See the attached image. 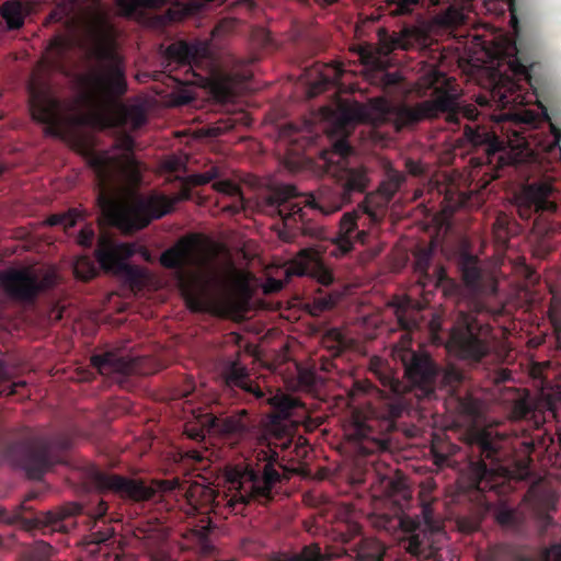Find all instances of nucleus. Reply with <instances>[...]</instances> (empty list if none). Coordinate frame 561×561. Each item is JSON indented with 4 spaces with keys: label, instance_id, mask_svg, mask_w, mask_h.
<instances>
[{
    "label": "nucleus",
    "instance_id": "nucleus-1",
    "mask_svg": "<svg viewBox=\"0 0 561 561\" xmlns=\"http://www.w3.org/2000/svg\"><path fill=\"white\" fill-rule=\"evenodd\" d=\"M264 400L274 410L272 422L267 427L266 448L255 450L245 462L228 470L226 485L221 491L208 484L173 482L172 489L175 494L183 497L185 512L199 513L201 520L207 522L203 529H209L210 513L228 516L229 513H244L249 502L267 504L273 501L282 481L286 478V474L279 470L283 465L277 447L280 449L290 447L293 436L290 427L283 425L282 421L289 419L300 403L290 394L267 397L265 392Z\"/></svg>",
    "mask_w": 561,
    "mask_h": 561
},
{
    "label": "nucleus",
    "instance_id": "nucleus-2",
    "mask_svg": "<svg viewBox=\"0 0 561 561\" xmlns=\"http://www.w3.org/2000/svg\"><path fill=\"white\" fill-rule=\"evenodd\" d=\"M88 164L96 179V203L102 218L108 225L125 230H139L174 208V201L167 195L135 196L128 205L117 194V181L124 168L121 156L110 151H91Z\"/></svg>",
    "mask_w": 561,
    "mask_h": 561
},
{
    "label": "nucleus",
    "instance_id": "nucleus-3",
    "mask_svg": "<svg viewBox=\"0 0 561 561\" xmlns=\"http://www.w3.org/2000/svg\"><path fill=\"white\" fill-rule=\"evenodd\" d=\"M374 373L390 392L381 391L371 380H355L352 389L353 396L367 393L370 397L368 417L356 422L354 428V436L364 454L390 449L389 433L394 431L399 416L410 409L404 394L405 385L388 368H375Z\"/></svg>",
    "mask_w": 561,
    "mask_h": 561
},
{
    "label": "nucleus",
    "instance_id": "nucleus-4",
    "mask_svg": "<svg viewBox=\"0 0 561 561\" xmlns=\"http://www.w3.org/2000/svg\"><path fill=\"white\" fill-rule=\"evenodd\" d=\"M404 377L409 382V391L419 400L438 398V391L445 390V407L466 421H473L480 413L478 399L462 389L466 378L455 366L439 368L427 352L407 350L401 355Z\"/></svg>",
    "mask_w": 561,
    "mask_h": 561
},
{
    "label": "nucleus",
    "instance_id": "nucleus-5",
    "mask_svg": "<svg viewBox=\"0 0 561 561\" xmlns=\"http://www.w3.org/2000/svg\"><path fill=\"white\" fill-rule=\"evenodd\" d=\"M78 435L77 425H64L50 434L39 427L24 425L4 439L0 456L11 466L24 470L28 478L41 480L61 461L62 451L73 447Z\"/></svg>",
    "mask_w": 561,
    "mask_h": 561
},
{
    "label": "nucleus",
    "instance_id": "nucleus-6",
    "mask_svg": "<svg viewBox=\"0 0 561 561\" xmlns=\"http://www.w3.org/2000/svg\"><path fill=\"white\" fill-rule=\"evenodd\" d=\"M108 510L107 501L102 497L90 506L89 514L93 524L84 541V549L93 561H134L133 557L125 554L115 528L106 519ZM134 536L138 547L148 554L149 561H172L164 550L165 531L144 526V528H136Z\"/></svg>",
    "mask_w": 561,
    "mask_h": 561
},
{
    "label": "nucleus",
    "instance_id": "nucleus-7",
    "mask_svg": "<svg viewBox=\"0 0 561 561\" xmlns=\"http://www.w3.org/2000/svg\"><path fill=\"white\" fill-rule=\"evenodd\" d=\"M88 54L95 62L91 80L96 91L107 98L124 95L128 89L126 62L117 49L115 39L105 31H96Z\"/></svg>",
    "mask_w": 561,
    "mask_h": 561
},
{
    "label": "nucleus",
    "instance_id": "nucleus-8",
    "mask_svg": "<svg viewBox=\"0 0 561 561\" xmlns=\"http://www.w3.org/2000/svg\"><path fill=\"white\" fill-rule=\"evenodd\" d=\"M469 485L481 492L492 490L500 478L499 447L489 430L473 427L467 433Z\"/></svg>",
    "mask_w": 561,
    "mask_h": 561
},
{
    "label": "nucleus",
    "instance_id": "nucleus-9",
    "mask_svg": "<svg viewBox=\"0 0 561 561\" xmlns=\"http://www.w3.org/2000/svg\"><path fill=\"white\" fill-rule=\"evenodd\" d=\"M492 330L472 313L460 311L449 334V345L462 359L480 362L490 353Z\"/></svg>",
    "mask_w": 561,
    "mask_h": 561
},
{
    "label": "nucleus",
    "instance_id": "nucleus-10",
    "mask_svg": "<svg viewBox=\"0 0 561 561\" xmlns=\"http://www.w3.org/2000/svg\"><path fill=\"white\" fill-rule=\"evenodd\" d=\"M90 482L100 494H115L123 501H149L154 494L152 486L142 479H133L108 470H91Z\"/></svg>",
    "mask_w": 561,
    "mask_h": 561
},
{
    "label": "nucleus",
    "instance_id": "nucleus-11",
    "mask_svg": "<svg viewBox=\"0 0 561 561\" xmlns=\"http://www.w3.org/2000/svg\"><path fill=\"white\" fill-rule=\"evenodd\" d=\"M55 284L53 274L39 278L31 268H10L0 274V285L12 300L34 301L38 294Z\"/></svg>",
    "mask_w": 561,
    "mask_h": 561
},
{
    "label": "nucleus",
    "instance_id": "nucleus-12",
    "mask_svg": "<svg viewBox=\"0 0 561 561\" xmlns=\"http://www.w3.org/2000/svg\"><path fill=\"white\" fill-rule=\"evenodd\" d=\"M27 90L33 118L45 125L46 135H61L60 101L54 96L49 88L39 82H30Z\"/></svg>",
    "mask_w": 561,
    "mask_h": 561
},
{
    "label": "nucleus",
    "instance_id": "nucleus-13",
    "mask_svg": "<svg viewBox=\"0 0 561 561\" xmlns=\"http://www.w3.org/2000/svg\"><path fill=\"white\" fill-rule=\"evenodd\" d=\"M362 214H367L373 220L378 218L376 210H374L371 206V196H365L357 209L350 210L342 215L340 228L333 239L337 251L342 253V255L352 251L356 240L357 242H366L369 237V233H367L365 229L358 228L357 219L360 218Z\"/></svg>",
    "mask_w": 561,
    "mask_h": 561
},
{
    "label": "nucleus",
    "instance_id": "nucleus-14",
    "mask_svg": "<svg viewBox=\"0 0 561 561\" xmlns=\"http://www.w3.org/2000/svg\"><path fill=\"white\" fill-rule=\"evenodd\" d=\"M202 422L207 427L208 433L228 440L243 439L251 428L250 415L247 409H238V411L231 413H227V411L205 413Z\"/></svg>",
    "mask_w": 561,
    "mask_h": 561
},
{
    "label": "nucleus",
    "instance_id": "nucleus-15",
    "mask_svg": "<svg viewBox=\"0 0 561 561\" xmlns=\"http://www.w3.org/2000/svg\"><path fill=\"white\" fill-rule=\"evenodd\" d=\"M142 358H128L117 352H103L91 357L92 365L104 376L117 381L119 386H129L131 376L145 374Z\"/></svg>",
    "mask_w": 561,
    "mask_h": 561
},
{
    "label": "nucleus",
    "instance_id": "nucleus-16",
    "mask_svg": "<svg viewBox=\"0 0 561 561\" xmlns=\"http://www.w3.org/2000/svg\"><path fill=\"white\" fill-rule=\"evenodd\" d=\"M554 188L550 182H533L527 184L518 196L517 211L522 218H530L534 211H556L557 201H553Z\"/></svg>",
    "mask_w": 561,
    "mask_h": 561
},
{
    "label": "nucleus",
    "instance_id": "nucleus-17",
    "mask_svg": "<svg viewBox=\"0 0 561 561\" xmlns=\"http://www.w3.org/2000/svg\"><path fill=\"white\" fill-rule=\"evenodd\" d=\"M184 298L186 306L193 312H209V314H216V317H227L233 308V302L229 297L217 295L209 285L186 288Z\"/></svg>",
    "mask_w": 561,
    "mask_h": 561
},
{
    "label": "nucleus",
    "instance_id": "nucleus-18",
    "mask_svg": "<svg viewBox=\"0 0 561 561\" xmlns=\"http://www.w3.org/2000/svg\"><path fill=\"white\" fill-rule=\"evenodd\" d=\"M221 171L218 165H210L205 172H198L197 174H191L188 176L190 183L193 185H203V183H209V181L216 180L213 183V187L224 194L225 196L231 197L230 203L224 205L222 210L229 214H239L244 208V197L239 184L232 182V180H217Z\"/></svg>",
    "mask_w": 561,
    "mask_h": 561
},
{
    "label": "nucleus",
    "instance_id": "nucleus-19",
    "mask_svg": "<svg viewBox=\"0 0 561 561\" xmlns=\"http://www.w3.org/2000/svg\"><path fill=\"white\" fill-rule=\"evenodd\" d=\"M378 39L382 53H392L396 48H423L430 42V35L421 26L404 25L397 33H389L387 28L378 31Z\"/></svg>",
    "mask_w": 561,
    "mask_h": 561
},
{
    "label": "nucleus",
    "instance_id": "nucleus-20",
    "mask_svg": "<svg viewBox=\"0 0 561 561\" xmlns=\"http://www.w3.org/2000/svg\"><path fill=\"white\" fill-rule=\"evenodd\" d=\"M135 253V243H118L111 236H101L94 251L96 260L105 271L121 270L124 267V260L133 257Z\"/></svg>",
    "mask_w": 561,
    "mask_h": 561
},
{
    "label": "nucleus",
    "instance_id": "nucleus-21",
    "mask_svg": "<svg viewBox=\"0 0 561 561\" xmlns=\"http://www.w3.org/2000/svg\"><path fill=\"white\" fill-rule=\"evenodd\" d=\"M414 271L417 275L416 283L422 287H437L447 279V270L442 264L433 266V250L422 248L414 253Z\"/></svg>",
    "mask_w": 561,
    "mask_h": 561
},
{
    "label": "nucleus",
    "instance_id": "nucleus-22",
    "mask_svg": "<svg viewBox=\"0 0 561 561\" xmlns=\"http://www.w3.org/2000/svg\"><path fill=\"white\" fill-rule=\"evenodd\" d=\"M222 375L226 383L230 386V388H240V390L248 393V396H253L257 400L265 398V391H263L262 387H260L255 380H252L247 366L241 364L240 360L226 362Z\"/></svg>",
    "mask_w": 561,
    "mask_h": 561
},
{
    "label": "nucleus",
    "instance_id": "nucleus-23",
    "mask_svg": "<svg viewBox=\"0 0 561 561\" xmlns=\"http://www.w3.org/2000/svg\"><path fill=\"white\" fill-rule=\"evenodd\" d=\"M79 505H72L68 510H57L56 512H43L35 516L34 523L37 527H49L53 531H70L76 522L75 514L80 513Z\"/></svg>",
    "mask_w": 561,
    "mask_h": 561
},
{
    "label": "nucleus",
    "instance_id": "nucleus-24",
    "mask_svg": "<svg viewBox=\"0 0 561 561\" xmlns=\"http://www.w3.org/2000/svg\"><path fill=\"white\" fill-rule=\"evenodd\" d=\"M289 273H295L296 275H309L318 282V284H322V286H330L332 282H334V274L329 266H325L322 260H316L312 257L311 260H306L305 262H295L288 270Z\"/></svg>",
    "mask_w": 561,
    "mask_h": 561
},
{
    "label": "nucleus",
    "instance_id": "nucleus-25",
    "mask_svg": "<svg viewBox=\"0 0 561 561\" xmlns=\"http://www.w3.org/2000/svg\"><path fill=\"white\" fill-rule=\"evenodd\" d=\"M201 45H195V43L187 42H176L168 45L165 49V58L168 60V65H187L188 67H193L194 62L199 60L202 55Z\"/></svg>",
    "mask_w": 561,
    "mask_h": 561
},
{
    "label": "nucleus",
    "instance_id": "nucleus-26",
    "mask_svg": "<svg viewBox=\"0 0 561 561\" xmlns=\"http://www.w3.org/2000/svg\"><path fill=\"white\" fill-rule=\"evenodd\" d=\"M458 267L461 279L470 289H480L482 285L483 270L480 261L470 252H460L458 256Z\"/></svg>",
    "mask_w": 561,
    "mask_h": 561
},
{
    "label": "nucleus",
    "instance_id": "nucleus-27",
    "mask_svg": "<svg viewBox=\"0 0 561 561\" xmlns=\"http://www.w3.org/2000/svg\"><path fill=\"white\" fill-rule=\"evenodd\" d=\"M191 256V243L188 241H178V243L162 252L160 262L164 267H170L171 270H184L188 265Z\"/></svg>",
    "mask_w": 561,
    "mask_h": 561
},
{
    "label": "nucleus",
    "instance_id": "nucleus-28",
    "mask_svg": "<svg viewBox=\"0 0 561 561\" xmlns=\"http://www.w3.org/2000/svg\"><path fill=\"white\" fill-rule=\"evenodd\" d=\"M387 548L376 538H362L357 546L356 561H385Z\"/></svg>",
    "mask_w": 561,
    "mask_h": 561
},
{
    "label": "nucleus",
    "instance_id": "nucleus-29",
    "mask_svg": "<svg viewBox=\"0 0 561 561\" xmlns=\"http://www.w3.org/2000/svg\"><path fill=\"white\" fill-rule=\"evenodd\" d=\"M0 13L8 27L13 30V27H22L25 24L27 9H25V4L21 0H5L2 3Z\"/></svg>",
    "mask_w": 561,
    "mask_h": 561
},
{
    "label": "nucleus",
    "instance_id": "nucleus-30",
    "mask_svg": "<svg viewBox=\"0 0 561 561\" xmlns=\"http://www.w3.org/2000/svg\"><path fill=\"white\" fill-rule=\"evenodd\" d=\"M169 0H114L121 15H142L145 10L149 8H161L165 5Z\"/></svg>",
    "mask_w": 561,
    "mask_h": 561
},
{
    "label": "nucleus",
    "instance_id": "nucleus-31",
    "mask_svg": "<svg viewBox=\"0 0 561 561\" xmlns=\"http://www.w3.org/2000/svg\"><path fill=\"white\" fill-rule=\"evenodd\" d=\"M480 561H529L520 557L512 546L507 543H497V546H491L484 552L479 554Z\"/></svg>",
    "mask_w": 561,
    "mask_h": 561
},
{
    "label": "nucleus",
    "instance_id": "nucleus-32",
    "mask_svg": "<svg viewBox=\"0 0 561 561\" xmlns=\"http://www.w3.org/2000/svg\"><path fill=\"white\" fill-rule=\"evenodd\" d=\"M407 549L410 553L419 558H433L436 552V548L433 542H431L427 534H422V531H413V534H411Z\"/></svg>",
    "mask_w": 561,
    "mask_h": 561
},
{
    "label": "nucleus",
    "instance_id": "nucleus-33",
    "mask_svg": "<svg viewBox=\"0 0 561 561\" xmlns=\"http://www.w3.org/2000/svg\"><path fill=\"white\" fill-rule=\"evenodd\" d=\"M465 135L474 145H481V142H485L489 152H495V150L502 149L503 141H501V139H499L495 134H490V131H486V129H480V127H470V125H466Z\"/></svg>",
    "mask_w": 561,
    "mask_h": 561
},
{
    "label": "nucleus",
    "instance_id": "nucleus-34",
    "mask_svg": "<svg viewBox=\"0 0 561 561\" xmlns=\"http://www.w3.org/2000/svg\"><path fill=\"white\" fill-rule=\"evenodd\" d=\"M148 115L141 104H131V106H123L118 114V124L125 126L128 124L134 130L140 128L147 122Z\"/></svg>",
    "mask_w": 561,
    "mask_h": 561
},
{
    "label": "nucleus",
    "instance_id": "nucleus-35",
    "mask_svg": "<svg viewBox=\"0 0 561 561\" xmlns=\"http://www.w3.org/2000/svg\"><path fill=\"white\" fill-rule=\"evenodd\" d=\"M404 180L405 176L403 172L393 170V168L388 170L386 180H383L378 186V193L383 197V202H389V199L397 194Z\"/></svg>",
    "mask_w": 561,
    "mask_h": 561
},
{
    "label": "nucleus",
    "instance_id": "nucleus-36",
    "mask_svg": "<svg viewBox=\"0 0 561 561\" xmlns=\"http://www.w3.org/2000/svg\"><path fill=\"white\" fill-rule=\"evenodd\" d=\"M51 543L38 540L30 546L22 556V561H48L53 556Z\"/></svg>",
    "mask_w": 561,
    "mask_h": 561
},
{
    "label": "nucleus",
    "instance_id": "nucleus-37",
    "mask_svg": "<svg viewBox=\"0 0 561 561\" xmlns=\"http://www.w3.org/2000/svg\"><path fill=\"white\" fill-rule=\"evenodd\" d=\"M82 216V210L69 209L66 210V213H53V215L46 218L45 222L51 227H54V225H61L64 230H69V228L76 227Z\"/></svg>",
    "mask_w": 561,
    "mask_h": 561
},
{
    "label": "nucleus",
    "instance_id": "nucleus-38",
    "mask_svg": "<svg viewBox=\"0 0 561 561\" xmlns=\"http://www.w3.org/2000/svg\"><path fill=\"white\" fill-rule=\"evenodd\" d=\"M439 0H387L390 13L394 15H403V13L414 12L417 5H430V3H438Z\"/></svg>",
    "mask_w": 561,
    "mask_h": 561
},
{
    "label": "nucleus",
    "instance_id": "nucleus-39",
    "mask_svg": "<svg viewBox=\"0 0 561 561\" xmlns=\"http://www.w3.org/2000/svg\"><path fill=\"white\" fill-rule=\"evenodd\" d=\"M73 272L79 279L89 282V279H92V277L98 275L99 270L92 257L81 256L76 260L73 264Z\"/></svg>",
    "mask_w": 561,
    "mask_h": 561
},
{
    "label": "nucleus",
    "instance_id": "nucleus-40",
    "mask_svg": "<svg viewBox=\"0 0 561 561\" xmlns=\"http://www.w3.org/2000/svg\"><path fill=\"white\" fill-rule=\"evenodd\" d=\"M369 182L370 178L365 165H352V197L354 194L366 192Z\"/></svg>",
    "mask_w": 561,
    "mask_h": 561
},
{
    "label": "nucleus",
    "instance_id": "nucleus-41",
    "mask_svg": "<svg viewBox=\"0 0 561 561\" xmlns=\"http://www.w3.org/2000/svg\"><path fill=\"white\" fill-rule=\"evenodd\" d=\"M324 557L322 553L321 546L319 543H309L305 546L297 554H291L282 561H323Z\"/></svg>",
    "mask_w": 561,
    "mask_h": 561
},
{
    "label": "nucleus",
    "instance_id": "nucleus-42",
    "mask_svg": "<svg viewBox=\"0 0 561 561\" xmlns=\"http://www.w3.org/2000/svg\"><path fill=\"white\" fill-rule=\"evenodd\" d=\"M515 51L516 56L510 62L512 72L515 75H524L525 77H527V75H529V61L528 59H526V57H523V51L519 45H517V43H515Z\"/></svg>",
    "mask_w": 561,
    "mask_h": 561
},
{
    "label": "nucleus",
    "instance_id": "nucleus-43",
    "mask_svg": "<svg viewBox=\"0 0 561 561\" xmlns=\"http://www.w3.org/2000/svg\"><path fill=\"white\" fill-rule=\"evenodd\" d=\"M396 316L399 322V325L407 331H413L419 327V321L414 313H411L409 309H404V307H397Z\"/></svg>",
    "mask_w": 561,
    "mask_h": 561
},
{
    "label": "nucleus",
    "instance_id": "nucleus-44",
    "mask_svg": "<svg viewBox=\"0 0 561 561\" xmlns=\"http://www.w3.org/2000/svg\"><path fill=\"white\" fill-rule=\"evenodd\" d=\"M517 89L516 82L508 81L507 87L503 88H494L493 95H497L500 103L502 105L512 104V102H516L515 91Z\"/></svg>",
    "mask_w": 561,
    "mask_h": 561
},
{
    "label": "nucleus",
    "instance_id": "nucleus-45",
    "mask_svg": "<svg viewBox=\"0 0 561 561\" xmlns=\"http://www.w3.org/2000/svg\"><path fill=\"white\" fill-rule=\"evenodd\" d=\"M94 239L95 231L92 226L81 227L77 237V241L81 247H92Z\"/></svg>",
    "mask_w": 561,
    "mask_h": 561
},
{
    "label": "nucleus",
    "instance_id": "nucleus-46",
    "mask_svg": "<svg viewBox=\"0 0 561 561\" xmlns=\"http://www.w3.org/2000/svg\"><path fill=\"white\" fill-rule=\"evenodd\" d=\"M404 167L411 175H422L425 171L422 162H420V160H412V158H408V160L404 161Z\"/></svg>",
    "mask_w": 561,
    "mask_h": 561
},
{
    "label": "nucleus",
    "instance_id": "nucleus-47",
    "mask_svg": "<svg viewBox=\"0 0 561 561\" xmlns=\"http://www.w3.org/2000/svg\"><path fill=\"white\" fill-rule=\"evenodd\" d=\"M516 518V513L513 512V510H500V512L496 513V519L502 525H511V523H514Z\"/></svg>",
    "mask_w": 561,
    "mask_h": 561
},
{
    "label": "nucleus",
    "instance_id": "nucleus-48",
    "mask_svg": "<svg viewBox=\"0 0 561 561\" xmlns=\"http://www.w3.org/2000/svg\"><path fill=\"white\" fill-rule=\"evenodd\" d=\"M116 147L118 149H124V150H134L135 149V140H134L133 135H129V134L121 135Z\"/></svg>",
    "mask_w": 561,
    "mask_h": 561
},
{
    "label": "nucleus",
    "instance_id": "nucleus-49",
    "mask_svg": "<svg viewBox=\"0 0 561 561\" xmlns=\"http://www.w3.org/2000/svg\"><path fill=\"white\" fill-rule=\"evenodd\" d=\"M24 386H26L25 380H19V382H7V385H3L0 393L12 396V393L19 392V388H24Z\"/></svg>",
    "mask_w": 561,
    "mask_h": 561
},
{
    "label": "nucleus",
    "instance_id": "nucleus-50",
    "mask_svg": "<svg viewBox=\"0 0 561 561\" xmlns=\"http://www.w3.org/2000/svg\"><path fill=\"white\" fill-rule=\"evenodd\" d=\"M422 513H423L425 525L428 529H431L432 531H436V529H439L438 526H436V524H435L433 512H431V510H430V507H427V505H426V507L422 508Z\"/></svg>",
    "mask_w": 561,
    "mask_h": 561
},
{
    "label": "nucleus",
    "instance_id": "nucleus-51",
    "mask_svg": "<svg viewBox=\"0 0 561 561\" xmlns=\"http://www.w3.org/2000/svg\"><path fill=\"white\" fill-rule=\"evenodd\" d=\"M330 71L332 73L323 75L324 83H331V81H336V79H340V77H342L343 75V68H341V66H334L333 68H330Z\"/></svg>",
    "mask_w": 561,
    "mask_h": 561
},
{
    "label": "nucleus",
    "instance_id": "nucleus-52",
    "mask_svg": "<svg viewBox=\"0 0 561 561\" xmlns=\"http://www.w3.org/2000/svg\"><path fill=\"white\" fill-rule=\"evenodd\" d=\"M204 415H201L199 423L202 425V430H190L188 436L192 437V439H205V425L202 422Z\"/></svg>",
    "mask_w": 561,
    "mask_h": 561
},
{
    "label": "nucleus",
    "instance_id": "nucleus-53",
    "mask_svg": "<svg viewBox=\"0 0 561 561\" xmlns=\"http://www.w3.org/2000/svg\"><path fill=\"white\" fill-rule=\"evenodd\" d=\"M335 336H336V346L333 347V353H335L337 355V353H341V351L345 344H344V340H343L341 333H339V331H335Z\"/></svg>",
    "mask_w": 561,
    "mask_h": 561
},
{
    "label": "nucleus",
    "instance_id": "nucleus-54",
    "mask_svg": "<svg viewBox=\"0 0 561 561\" xmlns=\"http://www.w3.org/2000/svg\"><path fill=\"white\" fill-rule=\"evenodd\" d=\"M550 552L554 561H561V543H556L551 547Z\"/></svg>",
    "mask_w": 561,
    "mask_h": 561
},
{
    "label": "nucleus",
    "instance_id": "nucleus-55",
    "mask_svg": "<svg viewBox=\"0 0 561 561\" xmlns=\"http://www.w3.org/2000/svg\"><path fill=\"white\" fill-rule=\"evenodd\" d=\"M550 129H551L552 136H553L557 145H559V147H560V141H561V129H560V127H557V125H550ZM560 149H561V147H560Z\"/></svg>",
    "mask_w": 561,
    "mask_h": 561
},
{
    "label": "nucleus",
    "instance_id": "nucleus-56",
    "mask_svg": "<svg viewBox=\"0 0 561 561\" xmlns=\"http://www.w3.org/2000/svg\"><path fill=\"white\" fill-rule=\"evenodd\" d=\"M51 46L57 48L59 50V53H64V50L66 48V43L64 42V39H61V37H57L56 39L53 41Z\"/></svg>",
    "mask_w": 561,
    "mask_h": 561
},
{
    "label": "nucleus",
    "instance_id": "nucleus-57",
    "mask_svg": "<svg viewBox=\"0 0 561 561\" xmlns=\"http://www.w3.org/2000/svg\"><path fill=\"white\" fill-rule=\"evenodd\" d=\"M299 379L300 381H305V383H313L314 375H312V373H301Z\"/></svg>",
    "mask_w": 561,
    "mask_h": 561
},
{
    "label": "nucleus",
    "instance_id": "nucleus-58",
    "mask_svg": "<svg viewBox=\"0 0 561 561\" xmlns=\"http://www.w3.org/2000/svg\"><path fill=\"white\" fill-rule=\"evenodd\" d=\"M558 301H559L558 297H556V295H553L551 298L550 307H549V314L551 318H553Z\"/></svg>",
    "mask_w": 561,
    "mask_h": 561
},
{
    "label": "nucleus",
    "instance_id": "nucleus-59",
    "mask_svg": "<svg viewBox=\"0 0 561 561\" xmlns=\"http://www.w3.org/2000/svg\"><path fill=\"white\" fill-rule=\"evenodd\" d=\"M187 455L192 457V459H195V461H202V459L205 457L202 453H198V450H191V453H187Z\"/></svg>",
    "mask_w": 561,
    "mask_h": 561
},
{
    "label": "nucleus",
    "instance_id": "nucleus-60",
    "mask_svg": "<svg viewBox=\"0 0 561 561\" xmlns=\"http://www.w3.org/2000/svg\"><path fill=\"white\" fill-rule=\"evenodd\" d=\"M262 43L264 44V46H268V44H271L273 41L271 33H267V31H262Z\"/></svg>",
    "mask_w": 561,
    "mask_h": 561
},
{
    "label": "nucleus",
    "instance_id": "nucleus-61",
    "mask_svg": "<svg viewBox=\"0 0 561 561\" xmlns=\"http://www.w3.org/2000/svg\"><path fill=\"white\" fill-rule=\"evenodd\" d=\"M434 456H435V459H436L437 463H442V461H447L446 454L434 453Z\"/></svg>",
    "mask_w": 561,
    "mask_h": 561
},
{
    "label": "nucleus",
    "instance_id": "nucleus-62",
    "mask_svg": "<svg viewBox=\"0 0 561 561\" xmlns=\"http://www.w3.org/2000/svg\"><path fill=\"white\" fill-rule=\"evenodd\" d=\"M319 5H331V3H335L337 0H314Z\"/></svg>",
    "mask_w": 561,
    "mask_h": 561
},
{
    "label": "nucleus",
    "instance_id": "nucleus-63",
    "mask_svg": "<svg viewBox=\"0 0 561 561\" xmlns=\"http://www.w3.org/2000/svg\"><path fill=\"white\" fill-rule=\"evenodd\" d=\"M13 520H15L14 515L12 517H5L7 523H13Z\"/></svg>",
    "mask_w": 561,
    "mask_h": 561
},
{
    "label": "nucleus",
    "instance_id": "nucleus-64",
    "mask_svg": "<svg viewBox=\"0 0 561 561\" xmlns=\"http://www.w3.org/2000/svg\"><path fill=\"white\" fill-rule=\"evenodd\" d=\"M331 304H332V300H323L322 301L323 306H331Z\"/></svg>",
    "mask_w": 561,
    "mask_h": 561
}]
</instances>
